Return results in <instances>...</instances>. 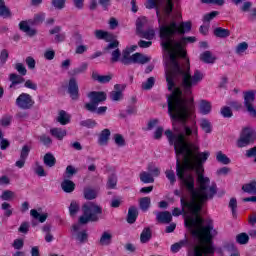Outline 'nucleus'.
I'll return each instance as SVG.
<instances>
[{"label":"nucleus","mask_w":256,"mask_h":256,"mask_svg":"<svg viewBox=\"0 0 256 256\" xmlns=\"http://www.w3.org/2000/svg\"><path fill=\"white\" fill-rule=\"evenodd\" d=\"M200 127L206 133H211V131H213V129L211 127V122H209V120H207V119L201 120Z\"/></svg>","instance_id":"47"},{"label":"nucleus","mask_w":256,"mask_h":256,"mask_svg":"<svg viewBox=\"0 0 256 256\" xmlns=\"http://www.w3.org/2000/svg\"><path fill=\"white\" fill-rule=\"evenodd\" d=\"M79 125L80 127H85L86 129H95V127H97V121L88 118L86 120L80 121Z\"/></svg>","instance_id":"36"},{"label":"nucleus","mask_w":256,"mask_h":256,"mask_svg":"<svg viewBox=\"0 0 256 256\" xmlns=\"http://www.w3.org/2000/svg\"><path fill=\"white\" fill-rule=\"evenodd\" d=\"M155 86V78L154 77H149L146 82L142 83V89L144 91H149L153 89Z\"/></svg>","instance_id":"45"},{"label":"nucleus","mask_w":256,"mask_h":256,"mask_svg":"<svg viewBox=\"0 0 256 256\" xmlns=\"http://www.w3.org/2000/svg\"><path fill=\"white\" fill-rule=\"evenodd\" d=\"M73 175H77V169H75V167H73V165H68L66 167V177L68 179H71V177H73Z\"/></svg>","instance_id":"62"},{"label":"nucleus","mask_w":256,"mask_h":256,"mask_svg":"<svg viewBox=\"0 0 256 256\" xmlns=\"http://www.w3.org/2000/svg\"><path fill=\"white\" fill-rule=\"evenodd\" d=\"M122 65H131V63H138L139 65H145L151 61V58L145 56L139 52H136L131 56L129 50H123L122 58L120 59Z\"/></svg>","instance_id":"9"},{"label":"nucleus","mask_w":256,"mask_h":256,"mask_svg":"<svg viewBox=\"0 0 256 256\" xmlns=\"http://www.w3.org/2000/svg\"><path fill=\"white\" fill-rule=\"evenodd\" d=\"M67 0H52V5L55 9H65V3Z\"/></svg>","instance_id":"63"},{"label":"nucleus","mask_w":256,"mask_h":256,"mask_svg":"<svg viewBox=\"0 0 256 256\" xmlns=\"http://www.w3.org/2000/svg\"><path fill=\"white\" fill-rule=\"evenodd\" d=\"M9 81L11 82L10 89L15 88V86L17 85H21V83H25V79L23 78V76L15 73H11L9 75Z\"/></svg>","instance_id":"21"},{"label":"nucleus","mask_w":256,"mask_h":256,"mask_svg":"<svg viewBox=\"0 0 256 256\" xmlns=\"http://www.w3.org/2000/svg\"><path fill=\"white\" fill-rule=\"evenodd\" d=\"M69 213H70L71 217H73V216L77 215V213H79V204H77V202L72 201L70 203Z\"/></svg>","instance_id":"56"},{"label":"nucleus","mask_w":256,"mask_h":256,"mask_svg":"<svg viewBox=\"0 0 256 256\" xmlns=\"http://www.w3.org/2000/svg\"><path fill=\"white\" fill-rule=\"evenodd\" d=\"M30 153H31V146L24 145L20 150V159L17 160L15 163L18 169H23L25 167V162L27 161Z\"/></svg>","instance_id":"15"},{"label":"nucleus","mask_w":256,"mask_h":256,"mask_svg":"<svg viewBox=\"0 0 256 256\" xmlns=\"http://www.w3.org/2000/svg\"><path fill=\"white\" fill-rule=\"evenodd\" d=\"M236 243L239 245H247V243H249V234L242 232L236 235Z\"/></svg>","instance_id":"42"},{"label":"nucleus","mask_w":256,"mask_h":256,"mask_svg":"<svg viewBox=\"0 0 256 256\" xmlns=\"http://www.w3.org/2000/svg\"><path fill=\"white\" fill-rule=\"evenodd\" d=\"M216 161L222 165H229V163H231V159L227 155L223 154L222 151H218L216 153Z\"/></svg>","instance_id":"37"},{"label":"nucleus","mask_w":256,"mask_h":256,"mask_svg":"<svg viewBox=\"0 0 256 256\" xmlns=\"http://www.w3.org/2000/svg\"><path fill=\"white\" fill-rule=\"evenodd\" d=\"M50 135L58 139V141H63V138L67 137V130L63 128H52L50 129Z\"/></svg>","instance_id":"22"},{"label":"nucleus","mask_w":256,"mask_h":256,"mask_svg":"<svg viewBox=\"0 0 256 256\" xmlns=\"http://www.w3.org/2000/svg\"><path fill=\"white\" fill-rule=\"evenodd\" d=\"M155 214L158 223H171L173 221V215L169 211L156 212Z\"/></svg>","instance_id":"17"},{"label":"nucleus","mask_w":256,"mask_h":256,"mask_svg":"<svg viewBox=\"0 0 256 256\" xmlns=\"http://www.w3.org/2000/svg\"><path fill=\"white\" fill-rule=\"evenodd\" d=\"M140 36L143 38V39H147L148 41H152V39H154L155 37V30L153 29H149V30H144L141 32Z\"/></svg>","instance_id":"48"},{"label":"nucleus","mask_w":256,"mask_h":256,"mask_svg":"<svg viewBox=\"0 0 256 256\" xmlns=\"http://www.w3.org/2000/svg\"><path fill=\"white\" fill-rule=\"evenodd\" d=\"M89 239V235L87 234V230L80 231L76 234V240L80 243H85Z\"/></svg>","instance_id":"55"},{"label":"nucleus","mask_w":256,"mask_h":256,"mask_svg":"<svg viewBox=\"0 0 256 256\" xmlns=\"http://www.w3.org/2000/svg\"><path fill=\"white\" fill-rule=\"evenodd\" d=\"M249 49V44L247 42L239 43L236 47L237 55H241V53H245Z\"/></svg>","instance_id":"58"},{"label":"nucleus","mask_w":256,"mask_h":256,"mask_svg":"<svg viewBox=\"0 0 256 256\" xmlns=\"http://www.w3.org/2000/svg\"><path fill=\"white\" fill-rule=\"evenodd\" d=\"M139 207H140L141 211H143L144 213L146 211H149V207H151V198L150 197L140 198Z\"/></svg>","instance_id":"34"},{"label":"nucleus","mask_w":256,"mask_h":256,"mask_svg":"<svg viewBox=\"0 0 256 256\" xmlns=\"http://www.w3.org/2000/svg\"><path fill=\"white\" fill-rule=\"evenodd\" d=\"M200 61H203V63H215V58H213L211 51H205L200 54Z\"/></svg>","instance_id":"41"},{"label":"nucleus","mask_w":256,"mask_h":256,"mask_svg":"<svg viewBox=\"0 0 256 256\" xmlns=\"http://www.w3.org/2000/svg\"><path fill=\"white\" fill-rule=\"evenodd\" d=\"M166 82L168 91H172L176 87L175 79L182 77V89L186 97L193 95V87L199 81H203V73L195 70L193 76L191 75V62L187 58L184 62L179 63L175 54L170 55V61H166Z\"/></svg>","instance_id":"3"},{"label":"nucleus","mask_w":256,"mask_h":256,"mask_svg":"<svg viewBox=\"0 0 256 256\" xmlns=\"http://www.w3.org/2000/svg\"><path fill=\"white\" fill-rule=\"evenodd\" d=\"M90 99L89 103L84 105L86 111L90 113H95L97 111V107H99V103H103V101H107V94L103 91H92L88 94Z\"/></svg>","instance_id":"10"},{"label":"nucleus","mask_w":256,"mask_h":256,"mask_svg":"<svg viewBox=\"0 0 256 256\" xmlns=\"http://www.w3.org/2000/svg\"><path fill=\"white\" fill-rule=\"evenodd\" d=\"M68 94L70 95V99H72V101H79V84L77 83V79H69Z\"/></svg>","instance_id":"14"},{"label":"nucleus","mask_w":256,"mask_h":256,"mask_svg":"<svg viewBox=\"0 0 256 256\" xmlns=\"http://www.w3.org/2000/svg\"><path fill=\"white\" fill-rule=\"evenodd\" d=\"M137 217H139V211L137 210V207L131 206L128 209L127 223H129V225H133V223L137 221Z\"/></svg>","instance_id":"20"},{"label":"nucleus","mask_w":256,"mask_h":256,"mask_svg":"<svg viewBox=\"0 0 256 256\" xmlns=\"http://www.w3.org/2000/svg\"><path fill=\"white\" fill-rule=\"evenodd\" d=\"M12 121H13V116H11V115H4L0 119V125H1V127H9V125H11Z\"/></svg>","instance_id":"53"},{"label":"nucleus","mask_w":256,"mask_h":256,"mask_svg":"<svg viewBox=\"0 0 256 256\" xmlns=\"http://www.w3.org/2000/svg\"><path fill=\"white\" fill-rule=\"evenodd\" d=\"M93 81H98V83L105 84L109 83L111 79H113L112 75H99V73L93 71L92 72Z\"/></svg>","instance_id":"24"},{"label":"nucleus","mask_w":256,"mask_h":256,"mask_svg":"<svg viewBox=\"0 0 256 256\" xmlns=\"http://www.w3.org/2000/svg\"><path fill=\"white\" fill-rule=\"evenodd\" d=\"M11 15V10L7 8L4 0H0V17L7 19Z\"/></svg>","instance_id":"40"},{"label":"nucleus","mask_w":256,"mask_h":256,"mask_svg":"<svg viewBox=\"0 0 256 256\" xmlns=\"http://www.w3.org/2000/svg\"><path fill=\"white\" fill-rule=\"evenodd\" d=\"M114 90L110 93V99L112 101H121L123 99V91H121V84L114 85Z\"/></svg>","instance_id":"25"},{"label":"nucleus","mask_w":256,"mask_h":256,"mask_svg":"<svg viewBox=\"0 0 256 256\" xmlns=\"http://www.w3.org/2000/svg\"><path fill=\"white\" fill-rule=\"evenodd\" d=\"M56 121L60 123V125H69V123H71V116L67 114L65 110H60Z\"/></svg>","instance_id":"23"},{"label":"nucleus","mask_w":256,"mask_h":256,"mask_svg":"<svg viewBox=\"0 0 256 256\" xmlns=\"http://www.w3.org/2000/svg\"><path fill=\"white\" fill-rule=\"evenodd\" d=\"M16 71L24 77V75H27V68H25V65L23 63H16L15 64Z\"/></svg>","instance_id":"61"},{"label":"nucleus","mask_w":256,"mask_h":256,"mask_svg":"<svg viewBox=\"0 0 256 256\" xmlns=\"http://www.w3.org/2000/svg\"><path fill=\"white\" fill-rule=\"evenodd\" d=\"M140 181L145 184L155 183V178L150 173L143 171L140 173Z\"/></svg>","instance_id":"39"},{"label":"nucleus","mask_w":256,"mask_h":256,"mask_svg":"<svg viewBox=\"0 0 256 256\" xmlns=\"http://www.w3.org/2000/svg\"><path fill=\"white\" fill-rule=\"evenodd\" d=\"M39 141L44 145V147H51V145H53V139H51L50 136H47V134L39 136Z\"/></svg>","instance_id":"44"},{"label":"nucleus","mask_w":256,"mask_h":256,"mask_svg":"<svg viewBox=\"0 0 256 256\" xmlns=\"http://www.w3.org/2000/svg\"><path fill=\"white\" fill-rule=\"evenodd\" d=\"M107 189H115L117 187V175L111 174L108 176V180L106 183Z\"/></svg>","instance_id":"43"},{"label":"nucleus","mask_w":256,"mask_h":256,"mask_svg":"<svg viewBox=\"0 0 256 256\" xmlns=\"http://www.w3.org/2000/svg\"><path fill=\"white\" fill-rule=\"evenodd\" d=\"M45 21V13L36 14L33 19L34 25H39V23H43Z\"/></svg>","instance_id":"64"},{"label":"nucleus","mask_w":256,"mask_h":256,"mask_svg":"<svg viewBox=\"0 0 256 256\" xmlns=\"http://www.w3.org/2000/svg\"><path fill=\"white\" fill-rule=\"evenodd\" d=\"M1 209L4 211L5 217H11V215H13V209L11 208V204H9V202H3Z\"/></svg>","instance_id":"46"},{"label":"nucleus","mask_w":256,"mask_h":256,"mask_svg":"<svg viewBox=\"0 0 256 256\" xmlns=\"http://www.w3.org/2000/svg\"><path fill=\"white\" fill-rule=\"evenodd\" d=\"M43 161L46 167H55L57 164V159L51 152H48L44 155Z\"/></svg>","instance_id":"31"},{"label":"nucleus","mask_w":256,"mask_h":256,"mask_svg":"<svg viewBox=\"0 0 256 256\" xmlns=\"http://www.w3.org/2000/svg\"><path fill=\"white\" fill-rule=\"evenodd\" d=\"M192 27L193 23L191 21L177 22L175 19H172L169 23L159 25L160 45L163 51L169 53L167 61H171V55H175L176 61H178V57H180V59L187 57L185 45L195 43L197 38H195V36H183L179 41H175L173 38L175 35H185V33H189Z\"/></svg>","instance_id":"2"},{"label":"nucleus","mask_w":256,"mask_h":256,"mask_svg":"<svg viewBox=\"0 0 256 256\" xmlns=\"http://www.w3.org/2000/svg\"><path fill=\"white\" fill-rule=\"evenodd\" d=\"M217 15H219V11H212L210 13H207L203 16V23H211V21H213V19H215V17H217Z\"/></svg>","instance_id":"49"},{"label":"nucleus","mask_w":256,"mask_h":256,"mask_svg":"<svg viewBox=\"0 0 256 256\" xmlns=\"http://www.w3.org/2000/svg\"><path fill=\"white\" fill-rule=\"evenodd\" d=\"M242 191L248 193L249 195H256V181L252 180L242 186Z\"/></svg>","instance_id":"29"},{"label":"nucleus","mask_w":256,"mask_h":256,"mask_svg":"<svg viewBox=\"0 0 256 256\" xmlns=\"http://www.w3.org/2000/svg\"><path fill=\"white\" fill-rule=\"evenodd\" d=\"M82 215L78 222L80 225H87V223H97L103 215V208L93 202H88L82 206Z\"/></svg>","instance_id":"6"},{"label":"nucleus","mask_w":256,"mask_h":256,"mask_svg":"<svg viewBox=\"0 0 256 256\" xmlns=\"http://www.w3.org/2000/svg\"><path fill=\"white\" fill-rule=\"evenodd\" d=\"M110 139H111V130H109L108 128H105L98 135V145H100V147H106V145H109Z\"/></svg>","instance_id":"16"},{"label":"nucleus","mask_w":256,"mask_h":256,"mask_svg":"<svg viewBox=\"0 0 256 256\" xmlns=\"http://www.w3.org/2000/svg\"><path fill=\"white\" fill-rule=\"evenodd\" d=\"M187 245H189L188 239L180 240L179 242H176L171 245L170 251L172 253H179L181 251V249H183V247H187Z\"/></svg>","instance_id":"28"},{"label":"nucleus","mask_w":256,"mask_h":256,"mask_svg":"<svg viewBox=\"0 0 256 256\" xmlns=\"http://www.w3.org/2000/svg\"><path fill=\"white\" fill-rule=\"evenodd\" d=\"M220 113L225 119H231L233 117V111L229 106L222 107Z\"/></svg>","instance_id":"52"},{"label":"nucleus","mask_w":256,"mask_h":256,"mask_svg":"<svg viewBox=\"0 0 256 256\" xmlns=\"http://www.w3.org/2000/svg\"><path fill=\"white\" fill-rule=\"evenodd\" d=\"M87 67H89V64H87V62H83L79 67L70 71L69 75L72 77H75V75H81V73H85V71H87Z\"/></svg>","instance_id":"35"},{"label":"nucleus","mask_w":256,"mask_h":256,"mask_svg":"<svg viewBox=\"0 0 256 256\" xmlns=\"http://www.w3.org/2000/svg\"><path fill=\"white\" fill-rule=\"evenodd\" d=\"M13 197H15V192H13L11 190H4L0 196L2 201H11V199H13Z\"/></svg>","instance_id":"50"},{"label":"nucleus","mask_w":256,"mask_h":256,"mask_svg":"<svg viewBox=\"0 0 256 256\" xmlns=\"http://www.w3.org/2000/svg\"><path fill=\"white\" fill-rule=\"evenodd\" d=\"M61 188L64 191V193H73V191H75V182L66 179L62 181Z\"/></svg>","instance_id":"30"},{"label":"nucleus","mask_w":256,"mask_h":256,"mask_svg":"<svg viewBox=\"0 0 256 256\" xmlns=\"http://www.w3.org/2000/svg\"><path fill=\"white\" fill-rule=\"evenodd\" d=\"M111 62L112 63H117L121 59V50L116 47V49L111 53Z\"/></svg>","instance_id":"60"},{"label":"nucleus","mask_w":256,"mask_h":256,"mask_svg":"<svg viewBox=\"0 0 256 256\" xmlns=\"http://www.w3.org/2000/svg\"><path fill=\"white\" fill-rule=\"evenodd\" d=\"M213 106L211 105V102L207 100H201L199 103V110L201 115H209L211 113V109Z\"/></svg>","instance_id":"26"},{"label":"nucleus","mask_w":256,"mask_h":256,"mask_svg":"<svg viewBox=\"0 0 256 256\" xmlns=\"http://www.w3.org/2000/svg\"><path fill=\"white\" fill-rule=\"evenodd\" d=\"M146 9H155L159 25L167 23V18L171 17L175 3L173 0H147Z\"/></svg>","instance_id":"5"},{"label":"nucleus","mask_w":256,"mask_h":256,"mask_svg":"<svg viewBox=\"0 0 256 256\" xmlns=\"http://www.w3.org/2000/svg\"><path fill=\"white\" fill-rule=\"evenodd\" d=\"M256 141V131L252 127L246 126L242 128L240 132V136L236 141V145L239 149H243L244 147H249V145H253Z\"/></svg>","instance_id":"8"},{"label":"nucleus","mask_w":256,"mask_h":256,"mask_svg":"<svg viewBox=\"0 0 256 256\" xmlns=\"http://www.w3.org/2000/svg\"><path fill=\"white\" fill-rule=\"evenodd\" d=\"M114 143H116L117 147H125V145H127L125 138H123L121 134L114 135Z\"/></svg>","instance_id":"54"},{"label":"nucleus","mask_w":256,"mask_h":256,"mask_svg":"<svg viewBox=\"0 0 256 256\" xmlns=\"http://www.w3.org/2000/svg\"><path fill=\"white\" fill-rule=\"evenodd\" d=\"M214 37H217L218 39H227V37L231 36V31L229 29H225L223 27H216L213 30Z\"/></svg>","instance_id":"19"},{"label":"nucleus","mask_w":256,"mask_h":256,"mask_svg":"<svg viewBox=\"0 0 256 256\" xmlns=\"http://www.w3.org/2000/svg\"><path fill=\"white\" fill-rule=\"evenodd\" d=\"M228 207L232 211V217H237V198H231Z\"/></svg>","instance_id":"51"},{"label":"nucleus","mask_w":256,"mask_h":256,"mask_svg":"<svg viewBox=\"0 0 256 256\" xmlns=\"http://www.w3.org/2000/svg\"><path fill=\"white\" fill-rule=\"evenodd\" d=\"M153 237V232L151 231V228L146 227L142 230L140 234V243H149L151 241V238Z\"/></svg>","instance_id":"27"},{"label":"nucleus","mask_w":256,"mask_h":256,"mask_svg":"<svg viewBox=\"0 0 256 256\" xmlns=\"http://www.w3.org/2000/svg\"><path fill=\"white\" fill-rule=\"evenodd\" d=\"M16 107L18 109H22L23 111H29V109H33L35 105V100H33V96L29 93L22 92L15 101Z\"/></svg>","instance_id":"12"},{"label":"nucleus","mask_w":256,"mask_h":256,"mask_svg":"<svg viewBox=\"0 0 256 256\" xmlns=\"http://www.w3.org/2000/svg\"><path fill=\"white\" fill-rule=\"evenodd\" d=\"M30 215L33 219L39 221V223H45V221H47V217H49L47 213L41 214L36 209H32L30 211Z\"/></svg>","instance_id":"33"},{"label":"nucleus","mask_w":256,"mask_h":256,"mask_svg":"<svg viewBox=\"0 0 256 256\" xmlns=\"http://www.w3.org/2000/svg\"><path fill=\"white\" fill-rule=\"evenodd\" d=\"M19 29L23 31V33H26L28 37H35V35H37V30L31 28L27 21H21L19 23Z\"/></svg>","instance_id":"18"},{"label":"nucleus","mask_w":256,"mask_h":256,"mask_svg":"<svg viewBox=\"0 0 256 256\" xmlns=\"http://www.w3.org/2000/svg\"><path fill=\"white\" fill-rule=\"evenodd\" d=\"M164 135L169 145H174L176 155H183L182 163L181 160H176V175L182 187L190 193L191 201L181 197L180 205L183 210L187 209L192 215L184 220L186 229L190 231L194 239L200 242L193 249L188 250V256H213L215 246L212 231L215 226L213 220H208L207 224L203 225V219L200 216L206 201L217 195V184L211 185V179L205 176L203 167L211 153L209 151L199 152V145L187 141L181 132L173 134V131L168 129Z\"/></svg>","instance_id":"1"},{"label":"nucleus","mask_w":256,"mask_h":256,"mask_svg":"<svg viewBox=\"0 0 256 256\" xmlns=\"http://www.w3.org/2000/svg\"><path fill=\"white\" fill-rule=\"evenodd\" d=\"M255 103V92L253 90L244 92V107L252 117H256V109L253 107Z\"/></svg>","instance_id":"13"},{"label":"nucleus","mask_w":256,"mask_h":256,"mask_svg":"<svg viewBox=\"0 0 256 256\" xmlns=\"http://www.w3.org/2000/svg\"><path fill=\"white\" fill-rule=\"evenodd\" d=\"M165 175L168 181H170V184L175 185V183L177 182V178L175 177V172L173 170H166Z\"/></svg>","instance_id":"57"},{"label":"nucleus","mask_w":256,"mask_h":256,"mask_svg":"<svg viewBox=\"0 0 256 256\" xmlns=\"http://www.w3.org/2000/svg\"><path fill=\"white\" fill-rule=\"evenodd\" d=\"M193 117H195V108L192 110V112H190V114L188 116L185 117L184 120L170 118L171 122H172L173 130L176 133H179V128H177V123H181V125L184 129V134L182 133V135H184V137H191L193 135V133L197 137V134H198L197 122H195V120H193L192 127H189L187 125V121H189V119H193Z\"/></svg>","instance_id":"7"},{"label":"nucleus","mask_w":256,"mask_h":256,"mask_svg":"<svg viewBox=\"0 0 256 256\" xmlns=\"http://www.w3.org/2000/svg\"><path fill=\"white\" fill-rule=\"evenodd\" d=\"M9 59V51L7 49H3L0 52V65H5L7 60Z\"/></svg>","instance_id":"59"},{"label":"nucleus","mask_w":256,"mask_h":256,"mask_svg":"<svg viewBox=\"0 0 256 256\" xmlns=\"http://www.w3.org/2000/svg\"><path fill=\"white\" fill-rule=\"evenodd\" d=\"M171 94L167 98L168 115L170 119H180L184 121L186 117L191 115L195 109V99L193 97H183V90L179 87H173Z\"/></svg>","instance_id":"4"},{"label":"nucleus","mask_w":256,"mask_h":256,"mask_svg":"<svg viewBox=\"0 0 256 256\" xmlns=\"http://www.w3.org/2000/svg\"><path fill=\"white\" fill-rule=\"evenodd\" d=\"M113 241V234L105 231L102 233L99 243L102 246H108Z\"/></svg>","instance_id":"32"},{"label":"nucleus","mask_w":256,"mask_h":256,"mask_svg":"<svg viewBox=\"0 0 256 256\" xmlns=\"http://www.w3.org/2000/svg\"><path fill=\"white\" fill-rule=\"evenodd\" d=\"M94 35L99 41H106V43H109L105 48V51H110V49H117V47H119V41L115 40V36L108 31L95 30Z\"/></svg>","instance_id":"11"},{"label":"nucleus","mask_w":256,"mask_h":256,"mask_svg":"<svg viewBox=\"0 0 256 256\" xmlns=\"http://www.w3.org/2000/svg\"><path fill=\"white\" fill-rule=\"evenodd\" d=\"M84 198L87 199V201L97 199V191L93 188H84Z\"/></svg>","instance_id":"38"}]
</instances>
